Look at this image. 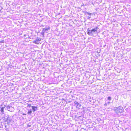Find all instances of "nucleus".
<instances>
[{
	"label": "nucleus",
	"mask_w": 131,
	"mask_h": 131,
	"mask_svg": "<svg viewBox=\"0 0 131 131\" xmlns=\"http://www.w3.org/2000/svg\"><path fill=\"white\" fill-rule=\"evenodd\" d=\"M99 29L97 27H96L92 29H90L88 28L87 29V33L89 35L92 36H94V35H96L97 32V30Z\"/></svg>",
	"instance_id": "1"
},
{
	"label": "nucleus",
	"mask_w": 131,
	"mask_h": 131,
	"mask_svg": "<svg viewBox=\"0 0 131 131\" xmlns=\"http://www.w3.org/2000/svg\"><path fill=\"white\" fill-rule=\"evenodd\" d=\"M4 120L5 122H7V124H10V123L13 122L12 117L8 115H5L4 117Z\"/></svg>",
	"instance_id": "2"
},
{
	"label": "nucleus",
	"mask_w": 131,
	"mask_h": 131,
	"mask_svg": "<svg viewBox=\"0 0 131 131\" xmlns=\"http://www.w3.org/2000/svg\"><path fill=\"white\" fill-rule=\"evenodd\" d=\"M114 110L116 114H119L122 113L123 112L124 109L123 107L119 106L117 107H114Z\"/></svg>",
	"instance_id": "3"
},
{
	"label": "nucleus",
	"mask_w": 131,
	"mask_h": 131,
	"mask_svg": "<svg viewBox=\"0 0 131 131\" xmlns=\"http://www.w3.org/2000/svg\"><path fill=\"white\" fill-rule=\"evenodd\" d=\"M74 106H76V107L78 109L80 108V107L81 106V105L77 101H75L74 102Z\"/></svg>",
	"instance_id": "4"
},
{
	"label": "nucleus",
	"mask_w": 131,
	"mask_h": 131,
	"mask_svg": "<svg viewBox=\"0 0 131 131\" xmlns=\"http://www.w3.org/2000/svg\"><path fill=\"white\" fill-rule=\"evenodd\" d=\"M41 40V39L40 38H38L35 40H34L33 42L36 44H38Z\"/></svg>",
	"instance_id": "5"
},
{
	"label": "nucleus",
	"mask_w": 131,
	"mask_h": 131,
	"mask_svg": "<svg viewBox=\"0 0 131 131\" xmlns=\"http://www.w3.org/2000/svg\"><path fill=\"white\" fill-rule=\"evenodd\" d=\"M5 107H6L8 111L10 112L12 111L13 108L12 107H11L8 105H6L5 106Z\"/></svg>",
	"instance_id": "6"
},
{
	"label": "nucleus",
	"mask_w": 131,
	"mask_h": 131,
	"mask_svg": "<svg viewBox=\"0 0 131 131\" xmlns=\"http://www.w3.org/2000/svg\"><path fill=\"white\" fill-rule=\"evenodd\" d=\"M50 29V27L48 26H46V27L43 28L42 30V31L43 32H45L46 31H47Z\"/></svg>",
	"instance_id": "7"
},
{
	"label": "nucleus",
	"mask_w": 131,
	"mask_h": 131,
	"mask_svg": "<svg viewBox=\"0 0 131 131\" xmlns=\"http://www.w3.org/2000/svg\"><path fill=\"white\" fill-rule=\"evenodd\" d=\"M32 109L34 112L37 111L38 110V107L35 106H31Z\"/></svg>",
	"instance_id": "8"
},
{
	"label": "nucleus",
	"mask_w": 131,
	"mask_h": 131,
	"mask_svg": "<svg viewBox=\"0 0 131 131\" xmlns=\"http://www.w3.org/2000/svg\"><path fill=\"white\" fill-rule=\"evenodd\" d=\"M5 107V106L4 105V107H1L0 111L2 113H3L4 112V108Z\"/></svg>",
	"instance_id": "9"
},
{
	"label": "nucleus",
	"mask_w": 131,
	"mask_h": 131,
	"mask_svg": "<svg viewBox=\"0 0 131 131\" xmlns=\"http://www.w3.org/2000/svg\"><path fill=\"white\" fill-rule=\"evenodd\" d=\"M85 14H87L88 15H89L90 16H91V15L92 14V13H89L87 11L85 12Z\"/></svg>",
	"instance_id": "10"
},
{
	"label": "nucleus",
	"mask_w": 131,
	"mask_h": 131,
	"mask_svg": "<svg viewBox=\"0 0 131 131\" xmlns=\"http://www.w3.org/2000/svg\"><path fill=\"white\" fill-rule=\"evenodd\" d=\"M32 113V111L31 110H29L27 112V114H28L31 115Z\"/></svg>",
	"instance_id": "11"
},
{
	"label": "nucleus",
	"mask_w": 131,
	"mask_h": 131,
	"mask_svg": "<svg viewBox=\"0 0 131 131\" xmlns=\"http://www.w3.org/2000/svg\"><path fill=\"white\" fill-rule=\"evenodd\" d=\"M107 100L109 101H111L112 100V97L110 96H108L107 97Z\"/></svg>",
	"instance_id": "12"
},
{
	"label": "nucleus",
	"mask_w": 131,
	"mask_h": 131,
	"mask_svg": "<svg viewBox=\"0 0 131 131\" xmlns=\"http://www.w3.org/2000/svg\"><path fill=\"white\" fill-rule=\"evenodd\" d=\"M4 40H2L1 41H0V43H4Z\"/></svg>",
	"instance_id": "13"
},
{
	"label": "nucleus",
	"mask_w": 131,
	"mask_h": 131,
	"mask_svg": "<svg viewBox=\"0 0 131 131\" xmlns=\"http://www.w3.org/2000/svg\"><path fill=\"white\" fill-rule=\"evenodd\" d=\"M27 106L28 107H30L32 106H31V105L30 104H28V103H27Z\"/></svg>",
	"instance_id": "14"
},
{
	"label": "nucleus",
	"mask_w": 131,
	"mask_h": 131,
	"mask_svg": "<svg viewBox=\"0 0 131 131\" xmlns=\"http://www.w3.org/2000/svg\"><path fill=\"white\" fill-rule=\"evenodd\" d=\"M91 18V16H89L88 17L87 19H89L90 18Z\"/></svg>",
	"instance_id": "15"
},
{
	"label": "nucleus",
	"mask_w": 131,
	"mask_h": 131,
	"mask_svg": "<svg viewBox=\"0 0 131 131\" xmlns=\"http://www.w3.org/2000/svg\"><path fill=\"white\" fill-rule=\"evenodd\" d=\"M45 32H43L42 31V32L41 33V35H42L43 36H44V33Z\"/></svg>",
	"instance_id": "16"
},
{
	"label": "nucleus",
	"mask_w": 131,
	"mask_h": 131,
	"mask_svg": "<svg viewBox=\"0 0 131 131\" xmlns=\"http://www.w3.org/2000/svg\"><path fill=\"white\" fill-rule=\"evenodd\" d=\"M115 99L116 100H118V96H115Z\"/></svg>",
	"instance_id": "17"
},
{
	"label": "nucleus",
	"mask_w": 131,
	"mask_h": 131,
	"mask_svg": "<svg viewBox=\"0 0 131 131\" xmlns=\"http://www.w3.org/2000/svg\"><path fill=\"white\" fill-rule=\"evenodd\" d=\"M107 105V104L106 103H105V104H104V105L105 106H106Z\"/></svg>",
	"instance_id": "18"
},
{
	"label": "nucleus",
	"mask_w": 131,
	"mask_h": 131,
	"mask_svg": "<svg viewBox=\"0 0 131 131\" xmlns=\"http://www.w3.org/2000/svg\"><path fill=\"white\" fill-rule=\"evenodd\" d=\"M110 103V102H108L107 104H109Z\"/></svg>",
	"instance_id": "19"
},
{
	"label": "nucleus",
	"mask_w": 131,
	"mask_h": 131,
	"mask_svg": "<svg viewBox=\"0 0 131 131\" xmlns=\"http://www.w3.org/2000/svg\"><path fill=\"white\" fill-rule=\"evenodd\" d=\"M85 5H84V4H83V5H82V6H84Z\"/></svg>",
	"instance_id": "20"
},
{
	"label": "nucleus",
	"mask_w": 131,
	"mask_h": 131,
	"mask_svg": "<svg viewBox=\"0 0 131 131\" xmlns=\"http://www.w3.org/2000/svg\"><path fill=\"white\" fill-rule=\"evenodd\" d=\"M105 46H106V45H105V46H104V47H105Z\"/></svg>",
	"instance_id": "21"
},
{
	"label": "nucleus",
	"mask_w": 131,
	"mask_h": 131,
	"mask_svg": "<svg viewBox=\"0 0 131 131\" xmlns=\"http://www.w3.org/2000/svg\"><path fill=\"white\" fill-rule=\"evenodd\" d=\"M5 127L6 128V126H5Z\"/></svg>",
	"instance_id": "22"
},
{
	"label": "nucleus",
	"mask_w": 131,
	"mask_h": 131,
	"mask_svg": "<svg viewBox=\"0 0 131 131\" xmlns=\"http://www.w3.org/2000/svg\"><path fill=\"white\" fill-rule=\"evenodd\" d=\"M1 69H0V71H1Z\"/></svg>",
	"instance_id": "23"
},
{
	"label": "nucleus",
	"mask_w": 131,
	"mask_h": 131,
	"mask_svg": "<svg viewBox=\"0 0 131 131\" xmlns=\"http://www.w3.org/2000/svg\"><path fill=\"white\" fill-rule=\"evenodd\" d=\"M30 125H29V127H30Z\"/></svg>",
	"instance_id": "24"
},
{
	"label": "nucleus",
	"mask_w": 131,
	"mask_h": 131,
	"mask_svg": "<svg viewBox=\"0 0 131 131\" xmlns=\"http://www.w3.org/2000/svg\"><path fill=\"white\" fill-rule=\"evenodd\" d=\"M30 125H29V127H30Z\"/></svg>",
	"instance_id": "25"
}]
</instances>
